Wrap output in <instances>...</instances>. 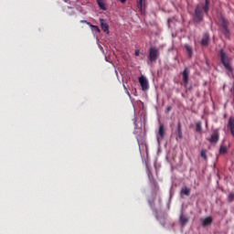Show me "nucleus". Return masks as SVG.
Here are the masks:
<instances>
[{
    "mask_svg": "<svg viewBox=\"0 0 234 234\" xmlns=\"http://www.w3.org/2000/svg\"><path fill=\"white\" fill-rule=\"evenodd\" d=\"M220 59L223 67L228 70V72H233V68L231 67V64L229 63L231 61V58L226 54V51L224 49H220Z\"/></svg>",
    "mask_w": 234,
    "mask_h": 234,
    "instance_id": "f257e3e1",
    "label": "nucleus"
},
{
    "mask_svg": "<svg viewBox=\"0 0 234 234\" xmlns=\"http://www.w3.org/2000/svg\"><path fill=\"white\" fill-rule=\"evenodd\" d=\"M159 58H160V48H158V47H155V46L150 47L148 50L149 63H156Z\"/></svg>",
    "mask_w": 234,
    "mask_h": 234,
    "instance_id": "f03ea898",
    "label": "nucleus"
},
{
    "mask_svg": "<svg viewBox=\"0 0 234 234\" xmlns=\"http://www.w3.org/2000/svg\"><path fill=\"white\" fill-rule=\"evenodd\" d=\"M194 17L197 23H202L204 21V13L200 5H197L195 8Z\"/></svg>",
    "mask_w": 234,
    "mask_h": 234,
    "instance_id": "7ed1b4c3",
    "label": "nucleus"
},
{
    "mask_svg": "<svg viewBox=\"0 0 234 234\" xmlns=\"http://www.w3.org/2000/svg\"><path fill=\"white\" fill-rule=\"evenodd\" d=\"M221 23V28H222V34H224L225 37H229V28H228V20L226 18L221 17L220 18Z\"/></svg>",
    "mask_w": 234,
    "mask_h": 234,
    "instance_id": "20e7f679",
    "label": "nucleus"
},
{
    "mask_svg": "<svg viewBox=\"0 0 234 234\" xmlns=\"http://www.w3.org/2000/svg\"><path fill=\"white\" fill-rule=\"evenodd\" d=\"M207 140L209 144H217L220 140V133H218V130H214L213 134Z\"/></svg>",
    "mask_w": 234,
    "mask_h": 234,
    "instance_id": "39448f33",
    "label": "nucleus"
},
{
    "mask_svg": "<svg viewBox=\"0 0 234 234\" xmlns=\"http://www.w3.org/2000/svg\"><path fill=\"white\" fill-rule=\"evenodd\" d=\"M182 75L185 87H187V85H189V69L185 68L184 71L182 72Z\"/></svg>",
    "mask_w": 234,
    "mask_h": 234,
    "instance_id": "423d86ee",
    "label": "nucleus"
},
{
    "mask_svg": "<svg viewBox=\"0 0 234 234\" xmlns=\"http://www.w3.org/2000/svg\"><path fill=\"white\" fill-rule=\"evenodd\" d=\"M179 222L181 224V228H185L186 225L189 222V218L186 217L184 211H181L179 216Z\"/></svg>",
    "mask_w": 234,
    "mask_h": 234,
    "instance_id": "0eeeda50",
    "label": "nucleus"
},
{
    "mask_svg": "<svg viewBox=\"0 0 234 234\" xmlns=\"http://www.w3.org/2000/svg\"><path fill=\"white\" fill-rule=\"evenodd\" d=\"M164 140L165 138V125L160 124L158 133H157V140Z\"/></svg>",
    "mask_w": 234,
    "mask_h": 234,
    "instance_id": "6e6552de",
    "label": "nucleus"
},
{
    "mask_svg": "<svg viewBox=\"0 0 234 234\" xmlns=\"http://www.w3.org/2000/svg\"><path fill=\"white\" fill-rule=\"evenodd\" d=\"M137 8L140 10L141 14L145 15V1L138 0L137 1Z\"/></svg>",
    "mask_w": 234,
    "mask_h": 234,
    "instance_id": "1a4fd4ad",
    "label": "nucleus"
},
{
    "mask_svg": "<svg viewBox=\"0 0 234 234\" xmlns=\"http://www.w3.org/2000/svg\"><path fill=\"white\" fill-rule=\"evenodd\" d=\"M100 23H101V30L109 34V24H107V21L103 18H100Z\"/></svg>",
    "mask_w": 234,
    "mask_h": 234,
    "instance_id": "9d476101",
    "label": "nucleus"
},
{
    "mask_svg": "<svg viewBox=\"0 0 234 234\" xmlns=\"http://www.w3.org/2000/svg\"><path fill=\"white\" fill-rule=\"evenodd\" d=\"M139 83L142 87V90H147V79H145V77H140Z\"/></svg>",
    "mask_w": 234,
    "mask_h": 234,
    "instance_id": "9b49d317",
    "label": "nucleus"
},
{
    "mask_svg": "<svg viewBox=\"0 0 234 234\" xmlns=\"http://www.w3.org/2000/svg\"><path fill=\"white\" fill-rule=\"evenodd\" d=\"M208 43H209V34L206 33L203 38L201 39V45L202 47H207Z\"/></svg>",
    "mask_w": 234,
    "mask_h": 234,
    "instance_id": "f8f14e48",
    "label": "nucleus"
},
{
    "mask_svg": "<svg viewBox=\"0 0 234 234\" xmlns=\"http://www.w3.org/2000/svg\"><path fill=\"white\" fill-rule=\"evenodd\" d=\"M229 125L230 128V133H231L232 136L234 137V117L233 116L229 117Z\"/></svg>",
    "mask_w": 234,
    "mask_h": 234,
    "instance_id": "ddd939ff",
    "label": "nucleus"
},
{
    "mask_svg": "<svg viewBox=\"0 0 234 234\" xmlns=\"http://www.w3.org/2000/svg\"><path fill=\"white\" fill-rule=\"evenodd\" d=\"M185 48L188 54V58H193V48L189 44H185Z\"/></svg>",
    "mask_w": 234,
    "mask_h": 234,
    "instance_id": "4468645a",
    "label": "nucleus"
},
{
    "mask_svg": "<svg viewBox=\"0 0 234 234\" xmlns=\"http://www.w3.org/2000/svg\"><path fill=\"white\" fill-rule=\"evenodd\" d=\"M177 134L179 140H182V138H184V135L182 134V123L180 122L177 123Z\"/></svg>",
    "mask_w": 234,
    "mask_h": 234,
    "instance_id": "2eb2a0df",
    "label": "nucleus"
},
{
    "mask_svg": "<svg viewBox=\"0 0 234 234\" xmlns=\"http://www.w3.org/2000/svg\"><path fill=\"white\" fill-rule=\"evenodd\" d=\"M213 224V218L207 217L203 220V226H211Z\"/></svg>",
    "mask_w": 234,
    "mask_h": 234,
    "instance_id": "dca6fc26",
    "label": "nucleus"
},
{
    "mask_svg": "<svg viewBox=\"0 0 234 234\" xmlns=\"http://www.w3.org/2000/svg\"><path fill=\"white\" fill-rule=\"evenodd\" d=\"M181 195H186V197H189L191 195V189L187 186H185L181 189Z\"/></svg>",
    "mask_w": 234,
    "mask_h": 234,
    "instance_id": "f3484780",
    "label": "nucleus"
},
{
    "mask_svg": "<svg viewBox=\"0 0 234 234\" xmlns=\"http://www.w3.org/2000/svg\"><path fill=\"white\" fill-rule=\"evenodd\" d=\"M209 0H205V5H203V12L205 14H208L209 13Z\"/></svg>",
    "mask_w": 234,
    "mask_h": 234,
    "instance_id": "a211bd4d",
    "label": "nucleus"
},
{
    "mask_svg": "<svg viewBox=\"0 0 234 234\" xmlns=\"http://www.w3.org/2000/svg\"><path fill=\"white\" fill-rule=\"evenodd\" d=\"M196 132L202 133V122L198 121L196 122Z\"/></svg>",
    "mask_w": 234,
    "mask_h": 234,
    "instance_id": "6ab92c4d",
    "label": "nucleus"
},
{
    "mask_svg": "<svg viewBox=\"0 0 234 234\" xmlns=\"http://www.w3.org/2000/svg\"><path fill=\"white\" fill-rule=\"evenodd\" d=\"M201 158H203L204 160H207V150H201Z\"/></svg>",
    "mask_w": 234,
    "mask_h": 234,
    "instance_id": "aec40b11",
    "label": "nucleus"
},
{
    "mask_svg": "<svg viewBox=\"0 0 234 234\" xmlns=\"http://www.w3.org/2000/svg\"><path fill=\"white\" fill-rule=\"evenodd\" d=\"M219 153L220 154H226V153H228V147L221 145L219 148Z\"/></svg>",
    "mask_w": 234,
    "mask_h": 234,
    "instance_id": "412c9836",
    "label": "nucleus"
},
{
    "mask_svg": "<svg viewBox=\"0 0 234 234\" xmlns=\"http://www.w3.org/2000/svg\"><path fill=\"white\" fill-rule=\"evenodd\" d=\"M228 202H234V192H229L228 195Z\"/></svg>",
    "mask_w": 234,
    "mask_h": 234,
    "instance_id": "4be33fe9",
    "label": "nucleus"
},
{
    "mask_svg": "<svg viewBox=\"0 0 234 234\" xmlns=\"http://www.w3.org/2000/svg\"><path fill=\"white\" fill-rule=\"evenodd\" d=\"M97 3L101 10H105V4H103V0H97Z\"/></svg>",
    "mask_w": 234,
    "mask_h": 234,
    "instance_id": "5701e85b",
    "label": "nucleus"
},
{
    "mask_svg": "<svg viewBox=\"0 0 234 234\" xmlns=\"http://www.w3.org/2000/svg\"><path fill=\"white\" fill-rule=\"evenodd\" d=\"M90 27L95 30V32H99L101 33V31L100 30V27L98 26H92L90 25Z\"/></svg>",
    "mask_w": 234,
    "mask_h": 234,
    "instance_id": "b1692460",
    "label": "nucleus"
},
{
    "mask_svg": "<svg viewBox=\"0 0 234 234\" xmlns=\"http://www.w3.org/2000/svg\"><path fill=\"white\" fill-rule=\"evenodd\" d=\"M149 204H150L151 207H154V198L150 199Z\"/></svg>",
    "mask_w": 234,
    "mask_h": 234,
    "instance_id": "393cba45",
    "label": "nucleus"
},
{
    "mask_svg": "<svg viewBox=\"0 0 234 234\" xmlns=\"http://www.w3.org/2000/svg\"><path fill=\"white\" fill-rule=\"evenodd\" d=\"M80 23H86L87 25H89L90 27V22H87V20H81Z\"/></svg>",
    "mask_w": 234,
    "mask_h": 234,
    "instance_id": "a878e982",
    "label": "nucleus"
},
{
    "mask_svg": "<svg viewBox=\"0 0 234 234\" xmlns=\"http://www.w3.org/2000/svg\"><path fill=\"white\" fill-rule=\"evenodd\" d=\"M173 108L171 106H167L166 112H169Z\"/></svg>",
    "mask_w": 234,
    "mask_h": 234,
    "instance_id": "bb28decb",
    "label": "nucleus"
},
{
    "mask_svg": "<svg viewBox=\"0 0 234 234\" xmlns=\"http://www.w3.org/2000/svg\"><path fill=\"white\" fill-rule=\"evenodd\" d=\"M135 56H140V50L138 49L135 50Z\"/></svg>",
    "mask_w": 234,
    "mask_h": 234,
    "instance_id": "cd10ccee",
    "label": "nucleus"
},
{
    "mask_svg": "<svg viewBox=\"0 0 234 234\" xmlns=\"http://www.w3.org/2000/svg\"><path fill=\"white\" fill-rule=\"evenodd\" d=\"M119 1H121V3H126L127 2V0H119Z\"/></svg>",
    "mask_w": 234,
    "mask_h": 234,
    "instance_id": "c85d7f7f",
    "label": "nucleus"
},
{
    "mask_svg": "<svg viewBox=\"0 0 234 234\" xmlns=\"http://www.w3.org/2000/svg\"><path fill=\"white\" fill-rule=\"evenodd\" d=\"M193 90V86H190L189 88H188V90Z\"/></svg>",
    "mask_w": 234,
    "mask_h": 234,
    "instance_id": "c756f323",
    "label": "nucleus"
},
{
    "mask_svg": "<svg viewBox=\"0 0 234 234\" xmlns=\"http://www.w3.org/2000/svg\"><path fill=\"white\" fill-rule=\"evenodd\" d=\"M144 163L145 165H147V160H144Z\"/></svg>",
    "mask_w": 234,
    "mask_h": 234,
    "instance_id": "7c9ffc66",
    "label": "nucleus"
},
{
    "mask_svg": "<svg viewBox=\"0 0 234 234\" xmlns=\"http://www.w3.org/2000/svg\"><path fill=\"white\" fill-rule=\"evenodd\" d=\"M206 127H207V122H206Z\"/></svg>",
    "mask_w": 234,
    "mask_h": 234,
    "instance_id": "2f4dec72",
    "label": "nucleus"
}]
</instances>
